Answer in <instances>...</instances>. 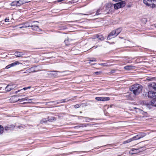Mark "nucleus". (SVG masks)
<instances>
[{
  "mask_svg": "<svg viewBox=\"0 0 156 156\" xmlns=\"http://www.w3.org/2000/svg\"><path fill=\"white\" fill-rule=\"evenodd\" d=\"M155 27H156V26H155Z\"/></svg>",
  "mask_w": 156,
  "mask_h": 156,
  "instance_id": "nucleus-48",
  "label": "nucleus"
},
{
  "mask_svg": "<svg viewBox=\"0 0 156 156\" xmlns=\"http://www.w3.org/2000/svg\"><path fill=\"white\" fill-rule=\"evenodd\" d=\"M49 71L50 72H51V73H50V74H51V75H53L54 76H56V74L53 73L54 72H55V73H56V72H60V71Z\"/></svg>",
  "mask_w": 156,
  "mask_h": 156,
  "instance_id": "nucleus-24",
  "label": "nucleus"
},
{
  "mask_svg": "<svg viewBox=\"0 0 156 156\" xmlns=\"http://www.w3.org/2000/svg\"><path fill=\"white\" fill-rule=\"evenodd\" d=\"M135 68H136L135 66L132 65L126 66L124 67V69L127 70H130Z\"/></svg>",
  "mask_w": 156,
  "mask_h": 156,
  "instance_id": "nucleus-15",
  "label": "nucleus"
},
{
  "mask_svg": "<svg viewBox=\"0 0 156 156\" xmlns=\"http://www.w3.org/2000/svg\"><path fill=\"white\" fill-rule=\"evenodd\" d=\"M47 120H48V119L47 120V119H44L42 120H41V121L40 123L42 124V123H43L45 122H47Z\"/></svg>",
  "mask_w": 156,
  "mask_h": 156,
  "instance_id": "nucleus-31",
  "label": "nucleus"
},
{
  "mask_svg": "<svg viewBox=\"0 0 156 156\" xmlns=\"http://www.w3.org/2000/svg\"><path fill=\"white\" fill-rule=\"evenodd\" d=\"M86 126L84 124H79L78 126L74 127V128H80L81 127Z\"/></svg>",
  "mask_w": 156,
  "mask_h": 156,
  "instance_id": "nucleus-28",
  "label": "nucleus"
},
{
  "mask_svg": "<svg viewBox=\"0 0 156 156\" xmlns=\"http://www.w3.org/2000/svg\"><path fill=\"white\" fill-rule=\"evenodd\" d=\"M22 71H23V70L20 71H19L18 72H22Z\"/></svg>",
  "mask_w": 156,
  "mask_h": 156,
  "instance_id": "nucleus-45",
  "label": "nucleus"
},
{
  "mask_svg": "<svg viewBox=\"0 0 156 156\" xmlns=\"http://www.w3.org/2000/svg\"><path fill=\"white\" fill-rule=\"evenodd\" d=\"M137 151V149H133L131 150L129 152V153L130 154H135L136 153Z\"/></svg>",
  "mask_w": 156,
  "mask_h": 156,
  "instance_id": "nucleus-20",
  "label": "nucleus"
},
{
  "mask_svg": "<svg viewBox=\"0 0 156 156\" xmlns=\"http://www.w3.org/2000/svg\"><path fill=\"white\" fill-rule=\"evenodd\" d=\"M94 38V39L98 38L100 41H103L105 39L103 36L101 34H97L95 35Z\"/></svg>",
  "mask_w": 156,
  "mask_h": 156,
  "instance_id": "nucleus-10",
  "label": "nucleus"
},
{
  "mask_svg": "<svg viewBox=\"0 0 156 156\" xmlns=\"http://www.w3.org/2000/svg\"><path fill=\"white\" fill-rule=\"evenodd\" d=\"M114 31H115V34H116V35L117 36L118 34H119L120 33V32L121 31V28H118L117 29L115 30H114Z\"/></svg>",
  "mask_w": 156,
  "mask_h": 156,
  "instance_id": "nucleus-21",
  "label": "nucleus"
},
{
  "mask_svg": "<svg viewBox=\"0 0 156 156\" xmlns=\"http://www.w3.org/2000/svg\"><path fill=\"white\" fill-rule=\"evenodd\" d=\"M100 65L102 66H112V65H108V63H101L99 64Z\"/></svg>",
  "mask_w": 156,
  "mask_h": 156,
  "instance_id": "nucleus-27",
  "label": "nucleus"
},
{
  "mask_svg": "<svg viewBox=\"0 0 156 156\" xmlns=\"http://www.w3.org/2000/svg\"><path fill=\"white\" fill-rule=\"evenodd\" d=\"M33 99L32 98H21L20 99H18V100H16L14 101V102H16L17 101L20 100H22L23 101H27V102H25V103H31V100H33Z\"/></svg>",
  "mask_w": 156,
  "mask_h": 156,
  "instance_id": "nucleus-6",
  "label": "nucleus"
},
{
  "mask_svg": "<svg viewBox=\"0 0 156 156\" xmlns=\"http://www.w3.org/2000/svg\"><path fill=\"white\" fill-rule=\"evenodd\" d=\"M27 27H33L38 28V27L36 25H30L28 24H26L24 26H23L21 28H26Z\"/></svg>",
  "mask_w": 156,
  "mask_h": 156,
  "instance_id": "nucleus-13",
  "label": "nucleus"
},
{
  "mask_svg": "<svg viewBox=\"0 0 156 156\" xmlns=\"http://www.w3.org/2000/svg\"><path fill=\"white\" fill-rule=\"evenodd\" d=\"M4 128L3 126L0 125V134H1L4 132Z\"/></svg>",
  "mask_w": 156,
  "mask_h": 156,
  "instance_id": "nucleus-26",
  "label": "nucleus"
},
{
  "mask_svg": "<svg viewBox=\"0 0 156 156\" xmlns=\"http://www.w3.org/2000/svg\"><path fill=\"white\" fill-rule=\"evenodd\" d=\"M11 5L12 6H19L18 1H14L12 2L11 4Z\"/></svg>",
  "mask_w": 156,
  "mask_h": 156,
  "instance_id": "nucleus-18",
  "label": "nucleus"
},
{
  "mask_svg": "<svg viewBox=\"0 0 156 156\" xmlns=\"http://www.w3.org/2000/svg\"><path fill=\"white\" fill-rule=\"evenodd\" d=\"M126 3L125 2L122 1L119 3L114 4V7L115 9H117L119 8H122L125 6Z\"/></svg>",
  "mask_w": 156,
  "mask_h": 156,
  "instance_id": "nucleus-3",
  "label": "nucleus"
},
{
  "mask_svg": "<svg viewBox=\"0 0 156 156\" xmlns=\"http://www.w3.org/2000/svg\"><path fill=\"white\" fill-rule=\"evenodd\" d=\"M21 90H18V91H16V93H18V92H19V91H20Z\"/></svg>",
  "mask_w": 156,
  "mask_h": 156,
  "instance_id": "nucleus-43",
  "label": "nucleus"
},
{
  "mask_svg": "<svg viewBox=\"0 0 156 156\" xmlns=\"http://www.w3.org/2000/svg\"><path fill=\"white\" fill-rule=\"evenodd\" d=\"M101 72H94V75H100L101 74Z\"/></svg>",
  "mask_w": 156,
  "mask_h": 156,
  "instance_id": "nucleus-32",
  "label": "nucleus"
},
{
  "mask_svg": "<svg viewBox=\"0 0 156 156\" xmlns=\"http://www.w3.org/2000/svg\"><path fill=\"white\" fill-rule=\"evenodd\" d=\"M96 61V60L95 58H93L89 60V62L88 63L90 64V62H95Z\"/></svg>",
  "mask_w": 156,
  "mask_h": 156,
  "instance_id": "nucleus-33",
  "label": "nucleus"
},
{
  "mask_svg": "<svg viewBox=\"0 0 156 156\" xmlns=\"http://www.w3.org/2000/svg\"><path fill=\"white\" fill-rule=\"evenodd\" d=\"M31 88L30 86H29L27 87H24V88L23 89L24 90H26L29 89H30Z\"/></svg>",
  "mask_w": 156,
  "mask_h": 156,
  "instance_id": "nucleus-35",
  "label": "nucleus"
},
{
  "mask_svg": "<svg viewBox=\"0 0 156 156\" xmlns=\"http://www.w3.org/2000/svg\"><path fill=\"white\" fill-rule=\"evenodd\" d=\"M101 14V9H98L97 10V11L95 13V15L97 16L99 14Z\"/></svg>",
  "mask_w": 156,
  "mask_h": 156,
  "instance_id": "nucleus-29",
  "label": "nucleus"
},
{
  "mask_svg": "<svg viewBox=\"0 0 156 156\" xmlns=\"http://www.w3.org/2000/svg\"><path fill=\"white\" fill-rule=\"evenodd\" d=\"M132 135V136H144L146 135L145 133H137L133 134Z\"/></svg>",
  "mask_w": 156,
  "mask_h": 156,
  "instance_id": "nucleus-11",
  "label": "nucleus"
},
{
  "mask_svg": "<svg viewBox=\"0 0 156 156\" xmlns=\"http://www.w3.org/2000/svg\"><path fill=\"white\" fill-rule=\"evenodd\" d=\"M9 19L6 18L5 19V22H9Z\"/></svg>",
  "mask_w": 156,
  "mask_h": 156,
  "instance_id": "nucleus-40",
  "label": "nucleus"
},
{
  "mask_svg": "<svg viewBox=\"0 0 156 156\" xmlns=\"http://www.w3.org/2000/svg\"><path fill=\"white\" fill-rule=\"evenodd\" d=\"M23 55V53L20 52H16L15 53V55L17 57H21Z\"/></svg>",
  "mask_w": 156,
  "mask_h": 156,
  "instance_id": "nucleus-19",
  "label": "nucleus"
},
{
  "mask_svg": "<svg viewBox=\"0 0 156 156\" xmlns=\"http://www.w3.org/2000/svg\"><path fill=\"white\" fill-rule=\"evenodd\" d=\"M151 105L156 106V98L154 99L151 101Z\"/></svg>",
  "mask_w": 156,
  "mask_h": 156,
  "instance_id": "nucleus-22",
  "label": "nucleus"
},
{
  "mask_svg": "<svg viewBox=\"0 0 156 156\" xmlns=\"http://www.w3.org/2000/svg\"><path fill=\"white\" fill-rule=\"evenodd\" d=\"M141 137H139L138 138H136V137H133L132 138L126 140L124 141L123 142V144H126L129 143L133 140L139 139H140Z\"/></svg>",
  "mask_w": 156,
  "mask_h": 156,
  "instance_id": "nucleus-9",
  "label": "nucleus"
},
{
  "mask_svg": "<svg viewBox=\"0 0 156 156\" xmlns=\"http://www.w3.org/2000/svg\"><path fill=\"white\" fill-rule=\"evenodd\" d=\"M95 99L97 101H106L109 100L110 98L109 97H96Z\"/></svg>",
  "mask_w": 156,
  "mask_h": 156,
  "instance_id": "nucleus-7",
  "label": "nucleus"
},
{
  "mask_svg": "<svg viewBox=\"0 0 156 156\" xmlns=\"http://www.w3.org/2000/svg\"><path fill=\"white\" fill-rule=\"evenodd\" d=\"M64 42L66 45H68L70 44L69 43V40L68 39L65 40Z\"/></svg>",
  "mask_w": 156,
  "mask_h": 156,
  "instance_id": "nucleus-30",
  "label": "nucleus"
},
{
  "mask_svg": "<svg viewBox=\"0 0 156 156\" xmlns=\"http://www.w3.org/2000/svg\"><path fill=\"white\" fill-rule=\"evenodd\" d=\"M16 96H12V99H15V98H16Z\"/></svg>",
  "mask_w": 156,
  "mask_h": 156,
  "instance_id": "nucleus-41",
  "label": "nucleus"
},
{
  "mask_svg": "<svg viewBox=\"0 0 156 156\" xmlns=\"http://www.w3.org/2000/svg\"><path fill=\"white\" fill-rule=\"evenodd\" d=\"M26 95H25V94H23V95H20V96H17L18 97H21V98H23V97L25 96Z\"/></svg>",
  "mask_w": 156,
  "mask_h": 156,
  "instance_id": "nucleus-39",
  "label": "nucleus"
},
{
  "mask_svg": "<svg viewBox=\"0 0 156 156\" xmlns=\"http://www.w3.org/2000/svg\"><path fill=\"white\" fill-rule=\"evenodd\" d=\"M34 67H31L30 68L27 70L26 71L22 73H30L36 72L37 71L35 70L34 69Z\"/></svg>",
  "mask_w": 156,
  "mask_h": 156,
  "instance_id": "nucleus-8",
  "label": "nucleus"
},
{
  "mask_svg": "<svg viewBox=\"0 0 156 156\" xmlns=\"http://www.w3.org/2000/svg\"><path fill=\"white\" fill-rule=\"evenodd\" d=\"M18 1L19 6L29 2L30 1L29 0H19Z\"/></svg>",
  "mask_w": 156,
  "mask_h": 156,
  "instance_id": "nucleus-16",
  "label": "nucleus"
},
{
  "mask_svg": "<svg viewBox=\"0 0 156 156\" xmlns=\"http://www.w3.org/2000/svg\"><path fill=\"white\" fill-rule=\"evenodd\" d=\"M15 127V126L14 125L12 124L5 126L4 129L6 131H12L14 129Z\"/></svg>",
  "mask_w": 156,
  "mask_h": 156,
  "instance_id": "nucleus-5",
  "label": "nucleus"
},
{
  "mask_svg": "<svg viewBox=\"0 0 156 156\" xmlns=\"http://www.w3.org/2000/svg\"><path fill=\"white\" fill-rule=\"evenodd\" d=\"M116 35V34H115L114 31L113 30L109 34L108 36V39H110L112 38V37H114L117 36V35Z\"/></svg>",
  "mask_w": 156,
  "mask_h": 156,
  "instance_id": "nucleus-14",
  "label": "nucleus"
},
{
  "mask_svg": "<svg viewBox=\"0 0 156 156\" xmlns=\"http://www.w3.org/2000/svg\"><path fill=\"white\" fill-rule=\"evenodd\" d=\"M19 64V62L18 61H16L12 63V64L9 65L8 66H7L5 67L6 69H8L10 67L14 66L17 64Z\"/></svg>",
  "mask_w": 156,
  "mask_h": 156,
  "instance_id": "nucleus-12",
  "label": "nucleus"
},
{
  "mask_svg": "<svg viewBox=\"0 0 156 156\" xmlns=\"http://www.w3.org/2000/svg\"><path fill=\"white\" fill-rule=\"evenodd\" d=\"M142 87L141 85L135 84L133 85L130 88V90L135 95L139 94L141 91Z\"/></svg>",
  "mask_w": 156,
  "mask_h": 156,
  "instance_id": "nucleus-1",
  "label": "nucleus"
},
{
  "mask_svg": "<svg viewBox=\"0 0 156 156\" xmlns=\"http://www.w3.org/2000/svg\"><path fill=\"white\" fill-rule=\"evenodd\" d=\"M151 85L152 88L156 91V84L154 83H153L151 84Z\"/></svg>",
  "mask_w": 156,
  "mask_h": 156,
  "instance_id": "nucleus-23",
  "label": "nucleus"
},
{
  "mask_svg": "<svg viewBox=\"0 0 156 156\" xmlns=\"http://www.w3.org/2000/svg\"><path fill=\"white\" fill-rule=\"evenodd\" d=\"M83 104V103H82L81 104V105H80V104H76V105H75L74 106V107L76 108H79V107H80L81 105H82V106L84 105V106H85V105H84V104Z\"/></svg>",
  "mask_w": 156,
  "mask_h": 156,
  "instance_id": "nucleus-25",
  "label": "nucleus"
},
{
  "mask_svg": "<svg viewBox=\"0 0 156 156\" xmlns=\"http://www.w3.org/2000/svg\"><path fill=\"white\" fill-rule=\"evenodd\" d=\"M12 85L11 84H9L5 87V90L6 91H9L12 88Z\"/></svg>",
  "mask_w": 156,
  "mask_h": 156,
  "instance_id": "nucleus-17",
  "label": "nucleus"
},
{
  "mask_svg": "<svg viewBox=\"0 0 156 156\" xmlns=\"http://www.w3.org/2000/svg\"><path fill=\"white\" fill-rule=\"evenodd\" d=\"M74 152V151H73V152ZM71 153H72V152H71Z\"/></svg>",
  "mask_w": 156,
  "mask_h": 156,
  "instance_id": "nucleus-47",
  "label": "nucleus"
},
{
  "mask_svg": "<svg viewBox=\"0 0 156 156\" xmlns=\"http://www.w3.org/2000/svg\"><path fill=\"white\" fill-rule=\"evenodd\" d=\"M78 14H83L84 15H87L88 14H81V13H78Z\"/></svg>",
  "mask_w": 156,
  "mask_h": 156,
  "instance_id": "nucleus-42",
  "label": "nucleus"
},
{
  "mask_svg": "<svg viewBox=\"0 0 156 156\" xmlns=\"http://www.w3.org/2000/svg\"><path fill=\"white\" fill-rule=\"evenodd\" d=\"M148 97L151 98H156V92H154L152 90H149L148 94Z\"/></svg>",
  "mask_w": 156,
  "mask_h": 156,
  "instance_id": "nucleus-4",
  "label": "nucleus"
},
{
  "mask_svg": "<svg viewBox=\"0 0 156 156\" xmlns=\"http://www.w3.org/2000/svg\"><path fill=\"white\" fill-rule=\"evenodd\" d=\"M63 0H58V2H61V1H63Z\"/></svg>",
  "mask_w": 156,
  "mask_h": 156,
  "instance_id": "nucleus-44",
  "label": "nucleus"
},
{
  "mask_svg": "<svg viewBox=\"0 0 156 156\" xmlns=\"http://www.w3.org/2000/svg\"><path fill=\"white\" fill-rule=\"evenodd\" d=\"M66 99L61 100H60V102H59V103H62V102H66Z\"/></svg>",
  "mask_w": 156,
  "mask_h": 156,
  "instance_id": "nucleus-37",
  "label": "nucleus"
},
{
  "mask_svg": "<svg viewBox=\"0 0 156 156\" xmlns=\"http://www.w3.org/2000/svg\"><path fill=\"white\" fill-rule=\"evenodd\" d=\"M0 88H1V87H0Z\"/></svg>",
  "mask_w": 156,
  "mask_h": 156,
  "instance_id": "nucleus-49",
  "label": "nucleus"
},
{
  "mask_svg": "<svg viewBox=\"0 0 156 156\" xmlns=\"http://www.w3.org/2000/svg\"><path fill=\"white\" fill-rule=\"evenodd\" d=\"M33 22L34 23V22H37V21H33Z\"/></svg>",
  "mask_w": 156,
  "mask_h": 156,
  "instance_id": "nucleus-46",
  "label": "nucleus"
},
{
  "mask_svg": "<svg viewBox=\"0 0 156 156\" xmlns=\"http://www.w3.org/2000/svg\"><path fill=\"white\" fill-rule=\"evenodd\" d=\"M17 127L19 128V129H24L25 128V126H18Z\"/></svg>",
  "mask_w": 156,
  "mask_h": 156,
  "instance_id": "nucleus-34",
  "label": "nucleus"
},
{
  "mask_svg": "<svg viewBox=\"0 0 156 156\" xmlns=\"http://www.w3.org/2000/svg\"><path fill=\"white\" fill-rule=\"evenodd\" d=\"M90 119L89 118H86V119L85 120L86 122H90Z\"/></svg>",
  "mask_w": 156,
  "mask_h": 156,
  "instance_id": "nucleus-38",
  "label": "nucleus"
},
{
  "mask_svg": "<svg viewBox=\"0 0 156 156\" xmlns=\"http://www.w3.org/2000/svg\"><path fill=\"white\" fill-rule=\"evenodd\" d=\"M115 71H116L115 70V69H112V70L111 71V72H110V73H115Z\"/></svg>",
  "mask_w": 156,
  "mask_h": 156,
  "instance_id": "nucleus-36",
  "label": "nucleus"
},
{
  "mask_svg": "<svg viewBox=\"0 0 156 156\" xmlns=\"http://www.w3.org/2000/svg\"><path fill=\"white\" fill-rule=\"evenodd\" d=\"M154 0H144V3L150 8H153L156 7V5L154 3Z\"/></svg>",
  "mask_w": 156,
  "mask_h": 156,
  "instance_id": "nucleus-2",
  "label": "nucleus"
}]
</instances>
